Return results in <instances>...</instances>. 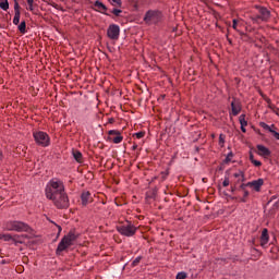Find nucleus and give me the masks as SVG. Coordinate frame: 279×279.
Returning a JSON list of instances; mask_svg holds the SVG:
<instances>
[{
    "mask_svg": "<svg viewBox=\"0 0 279 279\" xmlns=\"http://www.w3.org/2000/svg\"><path fill=\"white\" fill-rule=\"evenodd\" d=\"M45 193L47 199H50L57 208H69V195L66 194L62 180L51 179L46 185Z\"/></svg>",
    "mask_w": 279,
    "mask_h": 279,
    "instance_id": "1",
    "label": "nucleus"
},
{
    "mask_svg": "<svg viewBox=\"0 0 279 279\" xmlns=\"http://www.w3.org/2000/svg\"><path fill=\"white\" fill-rule=\"evenodd\" d=\"M76 240L77 234L75 233V231H70L66 235L62 238V240L58 244L56 254L60 256V254H62V252H65V250H69V247H71V245H73Z\"/></svg>",
    "mask_w": 279,
    "mask_h": 279,
    "instance_id": "2",
    "label": "nucleus"
},
{
    "mask_svg": "<svg viewBox=\"0 0 279 279\" xmlns=\"http://www.w3.org/2000/svg\"><path fill=\"white\" fill-rule=\"evenodd\" d=\"M4 230L8 232H29L32 228L23 221L10 220L4 223Z\"/></svg>",
    "mask_w": 279,
    "mask_h": 279,
    "instance_id": "3",
    "label": "nucleus"
},
{
    "mask_svg": "<svg viewBox=\"0 0 279 279\" xmlns=\"http://www.w3.org/2000/svg\"><path fill=\"white\" fill-rule=\"evenodd\" d=\"M163 14L160 10H148L144 15L145 25H158L162 23Z\"/></svg>",
    "mask_w": 279,
    "mask_h": 279,
    "instance_id": "4",
    "label": "nucleus"
},
{
    "mask_svg": "<svg viewBox=\"0 0 279 279\" xmlns=\"http://www.w3.org/2000/svg\"><path fill=\"white\" fill-rule=\"evenodd\" d=\"M117 230L122 236H134V234H136V227L130 221L117 226Z\"/></svg>",
    "mask_w": 279,
    "mask_h": 279,
    "instance_id": "5",
    "label": "nucleus"
},
{
    "mask_svg": "<svg viewBox=\"0 0 279 279\" xmlns=\"http://www.w3.org/2000/svg\"><path fill=\"white\" fill-rule=\"evenodd\" d=\"M33 136L35 143H37L40 147H49V144L51 143L49 134L43 131H36L33 133Z\"/></svg>",
    "mask_w": 279,
    "mask_h": 279,
    "instance_id": "6",
    "label": "nucleus"
},
{
    "mask_svg": "<svg viewBox=\"0 0 279 279\" xmlns=\"http://www.w3.org/2000/svg\"><path fill=\"white\" fill-rule=\"evenodd\" d=\"M121 34V28L117 24L109 25L107 29V36L110 40H119V36Z\"/></svg>",
    "mask_w": 279,
    "mask_h": 279,
    "instance_id": "7",
    "label": "nucleus"
},
{
    "mask_svg": "<svg viewBox=\"0 0 279 279\" xmlns=\"http://www.w3.org/2000/svg\"><path fill=\"white\" fill-rule=\"evenodd\" d=\"M109 136L108 140L114 143L116 145H119V143L123 142V137L121 136V132L117 130H110L108 132Z\"/></svg>",
    "mask_w": 279,
    "mask_h": 279,
    "instance_id": "8",
    "label": "nucleus"
},
{
    "mask_svg": "<svg viewBox=\"0 0 279 279\" xmlns=\"http://www.w3.org/2000/svg\"><path fill=\"white\" fill-rule=\"evenodd\" d=\"M263 184H265V180L257 179V180L247 182L246 186H248L250 189H253V191H256V193H259L260 187L263 186Z\"/></svg>",
    "mask_w": 279,
    "mask_h": 279,
    "instance_id": "9",
    "label": "nucleus"
},
{
    "mask_svg": "<svg viewBox=\"0 0 279 279\" xmlns=\"http://www.w3.org/2000/svg\"><path fill=\"white\" fill-rule=\"evenodd\" d=\"M241 112V100H239L238 98H233V100L231 101V114L233 117L239 116Z\"/></svg>",
    "mask_w": 279,
    "mask_h": 279,
    "instance_id": "10",
    "label": "nucleus"
},
{
    "mask_svg": "<svg viewBox=\"0 0 279 279\" xmlns=\"http://www.w3.org/2000/svg\"><path fill=\"white\" fill-rule=\"evenodd\" d=\"M23 236L24 235H19V234H15V235H12L10 233L8 234H2V239L3 241H12V243H23Z\"/></svg>",
    "mask_w": 279,
    "mask_h": 279,
    "instance_id": "11",
    "label": "nucleus"
},
{
    "mask_svg": "<svg viewBox=\"0 0 279 279\" xmlns=\"http://www.w3.org/2000/svg\"><path fill=\"white\" fill-rule=\"evenodd\" d=\"M94 8H95L96 12H100V14H106L107 16L109 15L108 13H106L108 11V7H106V4H104L99 0L95 1Z\"/></svg>",
    "mask_w": 279,
    "mask_h": 279,
    "instance_id": "12",
    "label": "nucleus"
},
{
    "mask_svg": "<svg viewBox=\"0 0 279 279\" xmlns=\"http://www.w3.org/2000/svg\"><path fill=\"white\" fill-rule=\"evenodd\" d=\"M271 16V12L267 10V8H259V15L257 19H260L262 21H269V17Z\"/></svg>",
    "mask_w": 279,
    "mask_h": 279,
    "instance_id": "13",
    "label": "nucleus"
},
{
    "mask_svg": "<svg viewBox=\"0 0 279 279\" xmlns=\"http://www.w3.org/2000/svg\"><path fill=\"white\" fill-rule=\"evenodd\" d=\"M81 199H82L83 206H88V204H90V202H93V196L90 195V192L85 191L82 193Z\"/></svg>",
    "mask_w": 279,
    "mask_h": 279,
    "instance_id": "14",
    "label": "nucleus"
},
{
    "mask_svg": "<svg viewBox=\"0 0 279 279\" xmlns=\"http://www.w3.org/2000/svg\"><path fill=\"white\" fill-rule=\"evenodd\" d=\"M269 243V231L267 229H263L260 236V245L265 247Z\"/></svg>",
    "mask_w": 279,
    "mask_h": 279,
    "instance_id": "15",
    "label": "nucleus"
},
{
    "mask_svg": "<svg viewBox=\"0 0 279 279\" xmlns=\"http://www.w3.org/2000/svg\"><path fill=\"white\" fill-rule=\"evenodd\" d=\"M257 150L259 156H271L269 148L265 147L264 145H257Z\"/></svg>",
    "mask_w": 279,
    "mask_h": 279,
    "instance_id": "16",
    "label": "nucleus"
},
{
    "mask_svg": "<svg viewBox=\"0 0 279 279\" xmlns=\"http://www.w3.org/2000/svg\"><path fill=\"white\" fill-rule=\"evenodd\" d=\"M0 8L1 10H4V12H7V10H10V3L8 2V0H0Z\"/></svg>",
    "mask_w": 279,
    "mask_h": 279,
    "instance_id": "17",
    "label": "nucleus"
},
{
    "mask_svg": "<svg viewBox=\"0 0 279 279\" xmlns=\"http://www.w3.org/2000/svg\"><path fill=\"white\" fill-rule=\"evenodd\" d=\"M72 154L76 162H82V153L80 150H73Z\"/></svg>",
    "mask_w": 279,
    "mask_h": 279,
    "instance_id": "18",
    "label": "nucleus"
},
{
    "mask_svg": "<svg viewBox=\"0 0 279 279\" xmlns=\"http://www.w3.org/2000/svg\"><path fill=\"white\" fill-rule=\"evenodd\" d=\"M233 177L238 180V182H244L245 177L243 175V171L235 172Z\"/></svg>",
    "mask_w": 279,
    "mask_h": 279,
    "instance_id": "19",
    "label": "nucleus"
},
{
    "mask_svg": "<svg viewBox=\"0 0 279 279\" xmlns=\"http://www.w3.org/2000/svg\"><path fill=\"white\" fill-rule=\"evenodd\" d=\"M19 32L21 34H25L27 32V24L25 23V21L21 22V24L19 25Z\"/></svg>",
    "mask_w": 279,
    "mask_h": 279,
    "instance_id": "20",
    "label": "nucleus"
},
{
    "mask_svg": "<svg viewBox=\"0 0 279 279\" xmlns=\"http://www.w3.org/2000/svg\"><path fill=\"white\" fill-rule=\"evenodd\" d=\"M260 128H263L264 130H267L268 132H271L272 130H276V125H271V126H269L267 123H265V122H260Z\"/></svg>",
    "mask_w": 279,
    "mask_h": 279,
    "instance_id": "21",
    "label": "nucleus"
},
{
    "mask_svg": "<svg viewBox=\"0 0 279 279\" xmlns=\"http://www.w3.org/2000/svg\"><path fill=\"white\" fill-rule=\"evenodd\" d=\"M19 23H21V12H16L13 17V24L19 25Z\"/></svg>",
    "mask_w": 279,
    "mask_h": 279,
    "instance_id": "22",
    "label": "nucleus"
},
{
    "mask_svg": "<svg viewBox=\"0 0 279 279\" xmlns=\"http://www.w3.org/2000/svg\"><path fill=\"white\" fill-rule=\"evenodd\" d=\"M243 197L240 198V202H242L243 204H245V202H247V197H250V192L248 191H244L243 192Z\"/></svg>",
    "mask_w": 279,
    "mask_h": 279,
    "instance_id": "23",
    "label": "nucleus"
},
{
    "mask_svg": "<svg viewBox=\"0 0 279 279\" xmlns=\"http://www.w3.org/2000/svg\"><path fill=\"white\" fill-rule=\"evenodd\" d=\"M240 125L242 128H245V125H247V121H245V116L240 117Z\"/></svg>",
    "mask_w": 279,
    "mask_h": 279,
    "instance_id": "24",
    "label": "nucleus"
},
{
    "mask_svg": "<svg viewBox=\"0 0 279 279\" xmlns=\"http://www.w3.org/2000/svg\"><path fill=\"white\" fill-rule=\"evenodd\" d=\"M29 12H34V0H27Z\"/></svg>",
    "mask_w": 279,
    "mask_h": 279,
    "instance_id": "25",
    "label": "nucleus"
},
{
    "mask_svg": "<svg viewBox=\"0 0 279 279\" xmlns=\"http://www.w3.org/2000/svg\"><path fill=\"white\" fill-rule=\"evenodd\" d=\"M133 136H135L136 138H143L145 136V131L137 132Z\"/></svg>",
    "mask_w": 279,
    "mask_h": 279,
    "instance_id": "26",
    "label": "nucleus"
},
{
    "mask_svg": "<svg viewBox=\"0 0 279 279\" xmlns=\"http://www.w3.org/2000/svg\"><path fill=\"white\" fill-rule=\"evenodd\" d=\"M177 279H186V272L182 271L177 275Z\"/></svg>",
    "mask_w": 279,
    "mask_h": 279,
    "instance_id": "27",
    "label": "nucleus"
},
{
    "mask_svg": "<svg viewBox=\"0 0 279 279\" xmlns=\"http://www.w3.org/2000/svg\"><path fill=\"white\" fill-rule=\"evenodd\" d=\"M112 1V5H114L116 8H121V0H111Z\"/></svg>",
    "mask_w": 279,
    "mask_h": 279,
    "instance_id": "28",
    "label": "nucleus"
},
{
    "mask_svg": "<svg viewBox=\"0 0 279 279\" xmlns=\"http://www.w3.org/2000/svg\"><path fill=\"white\" fill-rule=\"evenodd\" d=\"M111 12H112V14H114V16H120L121 12H123V11H121L120 9H113Z\"/></svg>",
    "mask_w": 279,
    "mask_h": 279,
    "instance_id": "29",
    "label": "nucleus"
},
{
    "mask_svg": "<svg viewBox=\"0 0 279 279\" xmlns=\"http://www.w3.org/2000/svg\"><path fill=\"white\" fill-rule=\"evenodd\" d=\"M252 165H254L255 167H262L263 162H260L259 160L253 159V161H251Z\"/></svg>",
    "mask_w": 279,
    "mask_h": 279,
    "instance_id": "30",
    "label": "nucleus"
},
{
    "mask_svg": "<svg viewBox=\"0 0 279 279\" xmlns=\"http://www.w3.org/2000/svg\"><path fill=\"white\" fill-rule=\"evenodd\" d=\"M247 186H250V185H247V183H242V184L240 185V191H243V193H245V191H247V190H246Z\"/></svg>",
    "mask_w": 279,
    "mask_h": 279,
    "instance_id": "31",
    "label": "nucleus"
},
{
    "mask_svg": "<svg viewBox=\"0 0 279 279\" xmlns=\"http://www.w3.org/2000/svg\"><path fill=\"white\" fill-rule=\"evenodd\" d=\"M138 263H141V256L136 257L133 262H132V267H136V265H138Z\"/></svg>",
    "mask_w": 279,
    "mask_h": 279,
    "instance_id": "32",
    "label": "nucleus"
},
{
    "mask_svg": "<svg viewBox=\"0 0 279 279\" xmlns=\"http://www.w3.org/2000/svg\"><path fill=\"white\" fill-rule=\"evenodd\" d=\"M14 12L16 14V12H21V5H19V3L15 1L14 3Z\"/></svg>",
    "mask_w": 279,
    "mask_h": 279,
    "instance_id": "33",
    "label": "nucleus"
},
{
    "mask_svg": "<svg viewBox=\"0 0 279 279\" xmlns=\"http://www.w3.org/2000/svg\"><path fill=\"white\" fill-rule=\"evenodd\" d=\"M270 134H272V136H275V138H277V141H279V133L276 132V130L272 129V131H270Z\"/></svg>",
    "mask_w": 279,
    "mask_h": 279,
    "instance_id": "34",
    "label": "nucleus"
},
{
    "mask_svg": "<svg viewBox=\"0 0 279 279\" xmlns=\"http://www.w3.org/2000/svg\"><path fill=\"white\" fill-rule=\"evenodd\" d=\"M222 186H230V179L226 178L225 181L222 182Z\"/></svg>",
    "mask_w": 279,
    "mask_h": 279,
    "instance_id": "35",
    "label": "nucleus"
},
{
    "mask_svg": "<svg viewBox=\"0 0 279 279\" xmlns=\"http://www.w3.org/2000/svg\"><path fill=\"white\" fill-rule=\"evenodd\" d=\"M238 24H239V21L233 20V24H232L233 29H235V31H236V25H238Z\"/></svg>",
    "mask_w": 279,
    "mask_h": 279,
    "instance_id": "36",
    "label": "nucleus"
},
{
    "mask_svg": "<svg viewBox=\"0 0 279 279\" xmlns=\"http://www.w3.org/2000/svg\"><path fill=\"white\" fill-rule=\"evenodd\" d=\"M219 143H220V144H221V143H226L225 136H223L222 134L219 136Z\"/></svg>",
    "mask_w": 279,
    "mask_h": 279,
    "instance_id": "37",
    "label": "nucleus"
},
{
    "mask_svg": "<svg viewBox=\"0 0 279 279\" xmlns=\"http://www.w3.org/2000/svg\"><path fill=\"white\" fill-rule=\"evenodd\" d=\"M250 161L253 162L254 159V154L250 153V157H248Z\"/></svg>",
    "mask_w": 279,
    "mask_h": 279,
    "instance_id": "38",
    "label": "nucleus"
},
{
    "mask_svg": "<svg viewBox=\"0 0 279 279\" xmlns=\"http://www.w3.org/2000/svg\"><path fill=\"white\" fill-rule=\"evenodd\" d=\"M230 158H232V154H229L226 158V162H230Z\"/></svg>",
    "mask_w": 279,
    "mask_h": 279,
    "instance_id": "39",
    "label": "nucleus"
},
{
    "mask_svg": "<svg viewBox=\"0 0 279 279\" xmlns=\"http://www.w3.org/2000/svg\"><path fill=\"white\" fill-rule=\"evenodd\" d=\"M132 149H133V151H136V149H138V145H137V144H134V145L132 146Z\"/></svg>",
    "mask_w": 279,
    "mask_h": 279,
    "instance_id": "40",
    "label": "nucleus"
},
{
    "mask_svg": "<svg viewBox=\"0 0 279 279\" xmlns=\"http://www.w3.org/2000/svg\"><path fill=\"white\" fill-rule=\"evenodd\" d=\"M241 131L245 134L247 131L245 130V126H241Z\"/></svg>",
    "mask_w": 279,
    "mask_h": 279,
    "instance_id": "41",
    "label": "nucleus"
},
{
    "mask_svg": "<svg viewBox=\"0 0 279 279\" xmlns=\"http://www.w3.org/2000/svg\"><path fill=\"white\" fill-rule=\"evenodd\" d=\"M275 113L279 117V109H276Z\"/></svg>",
    "mask_w": 279,
    "mask_h": 279,
    "instance_id": "42",
    "label": "nucleus"
},
{
    "mask_svg": "<svg viewBox=\"0 0 279 279\" xmlns=\"http://www.w3.org/2000/svg\"><path fill=\"white\" fill-rule=\"evenodd\" d=\"M1 158H3V153H1V150H0V160H1Z\"/></svg>",
    "mask_w": 279,
    "mask_h": 279,
    "instance_id": "43",
    "label": "nucleus"
},
{
    "mask_svg": "<svg viewBox=\"0 0 279 279\" xmlns=\"http://www.w3.org/2000/svg\"><path fill=\"white\" fill-rule=\"evenodd\" d=\"M59 232H62V227H59Z\"/></svg>",
    "mask_w": 279,
    "mask_h": 279,
    "instance_id": "44",
    "label": "nucleus"
},
{
    "mask_svg": "<svg viewBox=\"0 0 279 279\" xmlns=\"http://www.w3.org/2000/svg\"><path fill=\"white\" fill-rule=\"evenodd\" d=\"M231 191L234 192V191H235V187H231Z\"/></svg>",
    "mask_w": 279,
    "mask_h": 279,
    "instance_id": "45",
    "label": "nucleus"
},
{
    "mask_svg": "<svg viewBox=\"0 0 279 279\" xmlns=\"http://www.w3.org/2000/svg\"><path fill=\"white\" fill-rule=\"evenodd\" d=\"M3 239V234L0 233V240Z\"/></svg>",
    "mask_w": 279,
    "mask_h": 279,
    "instance_id": "46",
    "label": "nucleus"
}]
</instances>
